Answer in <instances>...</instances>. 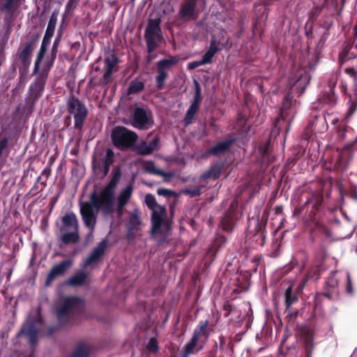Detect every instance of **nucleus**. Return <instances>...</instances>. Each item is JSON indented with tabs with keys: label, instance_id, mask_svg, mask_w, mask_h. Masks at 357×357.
<instances>
[{
	"label": "nucleus",
	"instance_id": "60",
	"mask_svg": "<svg viewBox=\"0 0 357 357\" xmlns=\"http://www.w3.org/2000/svg\"><path fill=\"white\" fill-rule=\"evenodd\" d=\"M56 41L54 42L53 47H52V54H54V56H56Z\"/></svg>",
	"mask_w": 357,
	"mask_h": 357
},
{
	"label": "nucleus",
	"instance_id": "25",
	"mask_svg": "<svg viewBox=\"0 0 357 357\" xmlns=\"http://www.w3.org/2000/svg\"><path fill=\"white\" fill-rule=\"evenodd\" d=\"M88 277V273L84 271H81L73 275L68 281V284L71 286L82 285Z\"/></svg>",
	"mask_w": 357,
	"mask_h": 357
},
{
	"label": "nucleus",
	"instance_id": "24",
	"mask_svg": "<svg viewBox=\"0 0 357 357\" xmlns=\"http://www.w3.org/2000/svg\"><path fill=\"white\" fill-rule=\"evenodd\" d=\"M178 61V59L176 56H170L167 59H161L157 63L158 70L168 73V70Z\"/></svg>",
	"mask_w": 357,
	"mask_h": 357
},
{
	"label": "nucleus",
	"instance_id": "33",
	"mask_svg": "<svg viewBox=\"0 0 357 357\" xmlns=\"http://www.w3.org/2000/svg\"><path fill=\"white\" fill-rule=\"evenodd\" d=\"M220 172L221 167L220 165H214L203 175V177L206 178L211 177L218 178L220 176Z\"/></svg>",
	"mask_w": 357,
	"mask_h": 357
},
{
	"label": "nucleus",
	"instance_id": "34",
	"mask_svg": "<svg viewBox=\"0 0 357 357\" xmlns=\"http://www.w3.org/2000/svg\"><path fill=\"white\" fill-rule=\"evenodd\" d=\"M144 88V84L142 82L139 80H134L131 82L128 88V91L130 93H138L142 91Z\"/></svg>",
	"mask_w": 357,
	"mask_h": 357
},
{
	"label": "nucleus",
	"instance_id": "44",
	"mask_svg": "<svg viewBox=\"0 0 357 357\" xmlns=\"http://www.w3.org/2000/svg\"><path fill=\"white\" fill-rule=\"evenodd\" d=\"M324 119L323 117H319V116H315V121H313V122L312 123L311 126H310H310L307 128L306 130V132L308 133L310 132H312L314 131H315L317 130L316 127H317V123H320L321 124H324Z\"/></svg>",
	"mask_w": 357,
	"mask_h": 357
},
{
	"label": "nucleus",
	"instance_id": "26",
	"mask_svg": "<svg viewBox=\"0 0 357 357\" xmlns=\"http://www.w3.org/2000/svg\"><path fill=\"white\" fill-rule=\"evenodd\" d=\"M32 52L31 43H27L20 54V59L24 66H29L31 62V55Z\"/></svg>",
	"mask_w": 357,
	"mask_h": 357
},
{
	"label": "nucleus",
	"instance_id": "14",
	"mask_svg": "<svg viewBox=\"0 0 357 357\" xmlns=\"http://www.w3.org/2000/svg\"><path fill=\"white\" fill-rule=\"evenodd\" d=\"M152 211L151 224L152 234H156L160 231L161 226L164 222V218L166 216V208L163 206H158Z\"/></svg>",
	"mask_w": 357,
	"mask_h": 357
},
{
	"label": "nucleus",
	"instance_id": "36",
	"mask_svg": "<svg viewBox=\"0 0 357 357\" xmlns=\"http://www.w3.org/2000/svg\"><path fill=\"white\" fill-rule=\"evenodd\" d=\"M51 39L43 37L40 48L38 53L37 57L43 59L47 51V47L50 45Z\"/></svg>",
	"mask_w": 357,
	"mask_h": 357
},
{
	"label": "nucleus",
	"instance_id": "40",
	"mask_svg": "<svg viewBox=\"0 0 357 357\" xmlns=\"http://www.w3.org/2000/svg\"><path fill=\"white\" fill-rule=\"evenodd\" d=\"M145 203L151 210L160 206L158 204L155 196L151 194H148L145 196Z\"/></svg>",
	"mask_w": 357,
	"mask_h": 357
},
{
	"label": "nucleus",
	"instance_id": "56",
	"mask_svg": "<svg viewBox=\"0 0 357 357\" xmlns=\"http://www.w3.org/2000/svg\"><path fill=\"white\" fill-rule=\"evenodd\" d=\"M41 175L42 176H45L46 178H48L50 175V170L48 169H45L43 170L42 173H41Z\"/></svg>",
	"mask_w": 357,
	"mask_h": 357
},
{
	"label": "nucleus",
	"instance_id": "8",
	"mask_svg": "<svg viewBox=\"0 0 357 357\" xmlns=\"http://www.w3.org/2000/svg\"><path fill=\"white\" fill-rule=\"evenodd\" d=\"M137 135L133 131L124 127H116L112 133V139L115 146L120 149H126L135 144Z\"/></svg>",
	"mask_w": 357,
	"mask_h": 357
},
{
	"label": "nucleus",
	"instance_id": "11",
	"mask_svg": "<svg viewBox=\"0 0 357 357\" xmlns=\"http://www.w3.org/2000/svg\"><path fill=\"white\" fill-rule=\"evenodd\" d=\"M199 0H184L178 10L179 17L184 21L193 20L197 16V6Z\"/></svg>",
	"mask_w": 357,
	"mask_h": 357
},
{
	"label": "nucleus",
	"instance_id": "31",
	"mask_svg": "<svg viewBox=\"0 0 357 357\" xmlns=\"http://www.w3.org/2000/svg\"><path fill=\"white\" fill-rule=\"evenodd\" d=\"M298 300L296 296L292 295V287L289 286L285 291V305L287 308L296 303Z\"/></svg>",
	"mask_w": 357,
	"mask_h": 357
},
{
	"label": "nucleus",
	"instance_id": "3",
	"mask_svg": "<svg viewBox=\"0 0 357 357\" xmlns=\"http://www.w3.org/2000/svg\"><path fill=\"white\" fill-rule=\"evenodd\" d=\"M119 174H115L100 195L94 191L90 195L91 199L93 195H96V202L95 205L100 208L105 215L111 214L113 212L114 188L119 180Z\"/></svg>",
	"mask_w": 357,
	"mask_h": 357
},
{
	"label": "nucleus",
	"instance_id": "54",
	"mask_svg": "<svg viewBox=\"0 0 357 357\" xmlns=\"http://www.w3.org/2000/svg\"><path fill=\"white\" fill-rule=\"evenodd\" d=\"M15 0H8L6 4L4 5V9L6 11H10L13 8Z\"/></svg>",
	"mask_w": 357,
	"mask_h": 357
},
{
	"label": "nucleus",
	"instance_id": "48",
	"mask_svg": "<svg viewBox=\"0 0 357 357\" xmlns=\"http://www.w3.org/2000/svg\"><path fill=\"white\" fill-rule=\"evenodd\" d=\"M145 171L147 172L151 173V174H157V175H160V176L165 175V174L161 169H157L153 166L152 167H146L145 168Z\"/></svg>",
	"mask_w": 357,
	"mask_h": 357
},
{
	"label": "nucleus",
	"instance_id": "47",
	"mask_svg": "<svg viewBox=\"0 0 357 357\" xmlns=\"http://www.w3.org/2000/svg\"><path fill=\"white\" fill-rule=\"evenodd\" d=\"M213 56L214 55L213 54L206 51V53L203 55L201 60L204 65L208 64L212 62Z\"/></svg>",
	"mask_w": 357,
	"mask_h": 357
},
{
	"label": "nucleus",
	"instance_id": "17",
	"mask_svg": "<svg viewBox=\"0 0 357 357\" xmlns=\"http://www.w3.org/2000/svg\"><path fill=\"white\" fill-rule=\"evenodd\" d=\"M79 230V223L75 213L73 211L67 213L61 218L60 231Z\"/></svg>",
	"mask_w": 357,
	"mask_h": 357
},
{
	"label": "nucleus",
	"instance_id": "10",
	"mask_svg": "<svg viewBox=\"0 0 357 357\" xmlns=\"http://www.w3.org/2000/svg\"><path fill=\"white\" fill-rule=\"evenodd\" d=\"M151 113L142 107L134 110L132 126L138 129H147L152 126Z\"/></svg>",
	"mask_w": 357,
	"mask_h": 357
},
{
	"label": "nucleus",
	"instance_id": "19",
	"mask_svg": "<svg viewBox=\"0 0 357 357\" xmlns=\"http://www.w3.org/2000/svg\"><path fill=\"white\" fill-rule=\"evenodd\" d=\"M159 148V139L154 138L150 142L142 141L139 142L136 146V151L142 155H149L153 151L158 150Z\"/></svg>",
	"mask_w": 357,
	"mask_h": 357
},
{
	"label": "nucleus",
	"instance_id": "43",
	"mask_svg": "<svg viewBox=\"0 0 357 357\" xmlns=\"http://www.w3.org/2000/svg\"><path fill=\"white\" fill-rule=\"evenodd\" d=\"M220 50L219 47V43L215 38H212L210 42V46L207 52H211L215 55L218 51Z\"/></svg>",
	"mask_w": 357,
	"mask_h": 357
},
{
	"label": "nucleus",
	"instance_id": "55",
	"mask_svg": "<svg viewBox=\"0 0 357 357\" xmlns=\"http://www.w3.org/2000/svg\"><path fill=\"white\" fill-rule=\"evenodd\" d=\"M7 145V139H3L2 140H0V156L2 154L3 150L6 148Z\"/></svg>",
	"mask_w": 357,
	"mask_h": 357
},
{
	"label": "nucleus",
	"instance_id": "15",
	"mask_svg": "<svg viewBox=\"0 0 357 357\" xmlns=\"http://www.w3.org/2000/svg\"><path fill=\"white\" fill-rule=\"evenodd\" d=\"M310 77L307 70L303 68H299L295 75L289 78V85H298V87L304 89L309 83Z\"/></svg>",
	"mask_w": 357,
	"mask_h": 357
},
{
	"label": "nucleus",
	"instance_id": "22",
	"mask_svg": "<svg viewBox=\"0 0 357 357\" xmlns=\"http://www.w3.org/2000/svg\"><path fill=\"white\" fill-rule=\"evenodd\" d=\"M61 240L66 245L69 243H76L79 240V230L65 231H61Z\"/></svg>",
	"mask_w": 357,
	"mask_h": 357
},
{
	"label": "nucleus",
	"instance_id": "5",
	"mask_svg": "<svg viewBox=\"0 0 357 357\" xmlns=\"http://www.w3.org/2000/svg\"><path fill=\"white\" fill-rule=\"evenodd\" d=\"M160 22V18L151 19L145 30L144 38L149 54L153 52L162 42Z\"/></svg>",
	"mask_w": 357,
	"mask_h": 357
},
{
	"label": "nucleus",
	"instance_id": "20",
	"mask_svg": "<svg viewBox=\"0 0 357 357\" xmlns=\"http://www.w3.org/2000/svg\"><path fill=\"white\" fill-rule=\"evenodd\" d=\"M234 138H229L221 141L218 142L215 146L209 149L206 153V155H218L220 153H223L231 147V146L234 143Z\"/></svg>",
	"mask_w": 357,
	"mask_h": 357
},
{
	"label": "nucleus",
	"instance_id": "50",
	"mask_svg": "<svg viewBox=\"0 0 357 357\" xmlns=\"http://www.w3.org/2000/svg\"><path fill=\"white\" fill-rule=\"evenodd\" d=\"M158 195L163 197H169L174 194L173 191L166 188H158L157 190Z\"/></svg>",
	"mask_w": 357,
	"mask_h": 357
},
{
	"label": "nucleus",
	"instance_id": "35",
	"mask_svg": "<svg viewBox=\"0 0 357 357\" xmlns=\"http://www.w3.org/2000/svg\"><path fill=\"white\" fill-rule=\"evenodd\" d=\"M319 277V271L318 268H312L307 274L306 278L303 280L301 284V289H303L304 286L307 283L308 280H317Z\"/></svg>",
	"mask_w": 357,
	"mask_h": 357
},
{
	"label": "nucleus",
	"instance_id": "45",
	"mask_svg": "<svg viewBox=\"0 0 357 357\" xmlns=\"http://www.w3.org/2000/svg\"><path fill=\"white\" fill-rule=\"evenodd\" d=\"M116 64V61H114V59H111L109 58H107L105 60V69L113 72Z\"/></svg>",
	"mask_w": 357,
	"mask_h": 357
},
{
	"label": "nucleus",
	"instance_id": "41",
	"mask_svg": "<svg viewBox=\"0 0 357 357\" xmlns=\"http://www.w3.org/2000/svg\"><path fill=\"white\" fill-rule=\"evenodd\" d=\"M326 286L329 288L333 289L337 286L338 281L336 278V272H332L330 276L326 280Z\"/></svg>",
	"mask_w": 357,
	"mask_h": 357
},
{
	"label": "nucleus",
	"instance_id": "12",
	"mask_svg": "<svg viewBox=\"0 0 357 357\" xmlns=\"http://www.w3.org/2000/svg\"><path fill=\"white\" fill-rule=\"evenodd\" d=\"M313 335L310 331L305 330L303 332L301 338V346L298 351L297 357H312L314 349Z\"/></svg>",
	"mask_w": 357,
	"mask_h": 357
},
{
	"label": "nucleus",
	"instance_id": "49",
	"mask_svg": "<svg viewBox=\"0 0 357 357\" xmlns=\"http://www.w3.org/2000/svg\"><path fill=\"white\" fill-rule=\"evenodd\" d=\"M346 291L349 294L353 293L352 282H351V279L350 274L349 272H347Z\"/></svg>",
	"mask_w": 357,
	"mask_h": 357
},
{
	"label": "nucleus",
	"instance_id": "37",
	"mask_svg": "<svg viewBox=\"0 0 357 357\" xmlns=\"http://www.w3.org/2000/svg\"><path fill=\"white\" fill-rule=\"evenodd\" d=\"M221 223L224 230L227 231H231L234 226V220L229 215H226L222 219Z\"/></svg>",
	"mask_w": 357,
	"mask_h": 357
},
{
	"label": "nucleus",
	"instance_id": "32",
	"mask_svg": "<svg viewBox=\"0 0 357 357\" xmlns=\"http://www.w3.org/2000/svg\"><path fill=\"white\" fill-rule=\"evenodd\" d=\"M168 77V73L158 70V75L155 77L156 86L158 89H162L165 82Z\"/></svg>",
	"mask_w": 357,
	"mask_h": 357
},
{
	"label": "nucleus",
	"instance_id": "13",
	"mask_svg": "<svg viewBox=\"0 0 357 357\" xmlns=\"http://www.w3.org/2000/svg\"><path fill=\"white\" fill-rule=\"evenodd\" d=\"M140 223L141 222L139 217L138 210L135 209L132 213H130L127 225L128 232L126 234V238L129 241L134 240L136 237L139 230Z\"/></svg>",
	"mask_w": 357,
	"mask_h": 357
},
{
	"label": "nucleus",
	"instance_id": "1",
	"mask_svg": "<svg viewBox=\"0 0 357 357\" xmlns=\"http://www.w3.org/2000/svg\"><path fill=\"white\" fill-rule=\"evenodd\" d=\"M208 325V321H205L202 324L196 327L192 337L183 348V357H188L190 354H196L204 349L209 337V334L207 331Z\"/></svg>",
	"mask_w": 357,
	"mask_h": 357
},
{
	"label": "nucleus",
	"instance_id": "59",
	"mask_svg": "<svg viewBox=\"0 0 357 357\" xmlns=\"http://www.w3.org/2000/svg\"><path fill=\"white\" fill-rule=\"evenodd\" d=\"M355 107H351L349 109V114L347 116V118H349L351 115H352V114L355 112Z\"/></svg>",
	"mask_w": 357,
	"mask_h": 357
},
{
	"label": "nucleus",
	"instance_id": "42",
	"mask_svg": "<svg viewBox=\"0 0 357 357\" xmlns=\"http://www.w3.org/2000/svg\"><path fill=\"white\" fill-rule=\"evenodd\" d=\"M146 349L152 353H156L158 350V343L157 340L155 337H151L147 344Z\"/></svg>",
	"mask_w": 357,
	"mask_h": 357
},
{
	"label": "nucleus",
	"instance_id": "16",
	"mask_svg": "<svg viewBox=\"0 0 357 357\" xmlns=\"http://www.w3.org/2000/svg\"><path fill=\"white\" fill-rule=\"evenodd\" d=\"M73 265L71 259L64 260L52 267L49 273L46 284H50L57 276L63 275Z\"/></svg>",
	"mask_w": 357,
	"mask_h": 357
},
{
	"label": "nucleus",
	"instance_id": "64",
	"mask_svg": "<svg viewBox=\"0 0 357 357\" xmlns=\"http://www.w3.org/2000/svg\"><path fill=\"white\" fill-rule=\"evenodd\" d=\"M356 144H357V137L356 142H354V144H353V146H354L355 148L357 147Z\"/></svg>",
	"mask_w": 357,
	"mask_h": 357
},
{
	"label": "nucleus",
	"instance_id": "28",
	"mask_svg": "<svg viewBox=\"0 0 357 357\" xmlns=\"http://www.w3.org/2000/svg\"><path fill=\"white\" fill-rule=\"evenodd\" d=\"M90 350L89 347L83 343L77 345L70 357H88Z\"/></svg>",
	"mask_w": 357,
	"mask_h": 357
},
{
	"label": "nucleus",
	"instance_id": "4",
	"mask_svg": "<svg viewBox=\"0 0 357 357\" xmlns=\"http://www.w3.org/2000/svg\"><path fill=\"white\" fill-rule=\"evenodd\" d=\"M96 196L93 195L91 199L88 202H79V211L86 227H87L90 232L87 235L89 238L93 236L95 230L97 215L99 210L101 208L96 206Z\"/></svg>",
	"mask_w": 357,
	"mask_h": 357
},
{
	"label": "nucleus",
	"instance_id": "39",
	"mask_svg": "<svg viewBox=\"0 0 357 357\" xmlns=\"http://www.w3.org/2000/svg\"><path fill=\"white\" fill-rule=\"evenodd\" d=\"M201 187H196L194 188H187L182 190V192L185 195L190 196V197H198L201 195Z\"/></svg>",
	"mask_w": 357,
	"mask_h": 357
},
{
	"label": "nucleus",
	"instance_id": "38",
	"mask_svg": "<svg viewBox=\"0 0 357 357\" xmlns=\"http://www.w3.org/2000/svg\"><path fill=\"white\" fill-rule=\"evenodd\" d=\"M114 153L113 151L109 149L106 151L105 156L100 160L110 168L111 165L114 162Z\"/></svg>",
	"mask_w": 357,
	"mask_h": 357
},
{
	"label": "nucleus",
	"instance_id": "27",
	"mask_svg": "<svg viewBox=\"0 0 357 357\" xmlns=\"http://www.w3.org/2000/svg\"><path fill=\"white\" fill-rule=\"evenodd\" d=\"M45 84V77H38L36 82L31 84L30 89L32 91L36 98L39 97L44 90Z\"/></svg>",
	"mask_w": 357,
	"mask_h": 357
},
{
	"label": "nucleus",
	"instance_id": "61",
	"mask_svg": "<svg viewBox=\"0 0 357 357\" xmlns=\"http://www.w3.org/2000/svg\"><path fill=\"white\" fill-rule=\"evenodd\" d=\"M220 347L222 348L224 343H225V341H224V337H220Z\"/></svg>",
	"mask_w": 357,
	"mask_h": 357
},
{
	"label": "nucleus",
	"instance_id": "9",
	"mask_svg": "<svg viewBox=\"0 0 357 357\" xmlns=\"http://www.w3.org/2000/svg\"><path fill=\"white\" fill-rule=\"evenodd\" d=\"M194 85L195 93L193 99L190 101V105L188 107L184 118V121L186 126L192 123L194 116L198 112L199 109V105L202 100V89L197 80L194 79Z\"/></svg>",
	"mask_w": 357,
	"mask_h": 357
},
{
	"label": "nucleus",
	"instance_id": "2",
	"mask_svg": "<svg viewBox=\"0 0 357 357\" xmlns=\"http://www.w3.org/2000/svg\"><path fill=\"white\" fill-rule=\"evenodd\" d=\"M84 307V300L77 297L65 299L61 307L57 311V318L60 324L70 323L79 314Z\"/></svg>",
	"mask_w": 357,
	"mask_h": 357
},
{
	"label": "nucleus",
	"instance_id": "30",
	"mask_svg": "<svg viewBox=\"0 0 357 357\" xmlns=\"http://www.w3.org/2000/svg\"><path fill=\"white\" fill-rule=\"evenodd\" d=\"M56 24V19L52 15L48 22L47 27L45 33V38L51 39L54 34L55 26Z\"/></svg>",
	"mask_w": 357,
	"mask_h": 357
},
{
	"label": "nucleus",
	"instance_id": "7",
	"mask_svg": "<svg viewBox=\"0 0 357 357\" xmlns=\"http://www.w3.org/2000/svg\"><path fill=\"white\" fill-rule=\"evenodd\" d=\"M40 324H42V317L40 312L37 311L33 319L28 318L22 326L21 331L17 333V336L24 335L28 338L31 345L36 344L39 331L37 326Z\"/></svg>",
	"mask_w": 357,
	"mask_h": 357
},
{
	"label": "nucleus",
	"instance_id": "18",
	"mask_svg": "<svg viewBox=\"0 0 357 357\" xmlns=\"http://www.w3.org/2000/svg\"><path fill=\"white\" fill-rule=\"evenodd\" d=\"M107 244L108 240L107 238L101 241L86 259L84 261V267L90 266L93 262L98 260L104 255L107 247Z\"/></svg>",
	"mask_w": 357,
	"mask_h": 357
},
{
	"label": "nucleus",
	"instance_id": "53",
	"mask_svg": "<svg viewBox=\"0 0 357 357\" xmlns=\"http://www.w3.org/2000/svg\"><path fill=\"white\" fill-rule=\"evenodd\" d=\"M42 61H43L42 59H40L38 57L36 58V60L35 64H34L33 71V74H36L39 71L40 64L42 62Z\"/></svg>",
	"mask_w": 357,
	"mask_h": 357
},
{
	"label": "nucleus",
	"instance_id": "58",
	"mask_svg": "<svg viewBox=\"0 0 357 357\" xmlns=\"http://www.w3.org/2000/svg\"><path fill=\"white\" fill-rule=\"evenodd\" d=\"M37 183H40L44 187L46 185L45 181H42V175H40L37 178Z\"/></svg>",
	"mask_w": 357,
	"mask_h": 357
},
{
	"label": "nucleus",
	"instance_id": "6",
	"mask_svg": "<svg viewBox=\"0 0 357 357\" xmlns=\"http://www.w3.org/2000/svg\"><path fill=\"white\" fill-rule=\"evenodd\" d=\"M67 106L68 113L74 117L75 128L82 130L88 115V109L86 105L79 98L73 96L69 98Z\"/></svg>",
	"mask_w": 357,
	"mask_h": 357
},
{
	"label": "nucleus",
	"instance_id": "21",
	"mask_svg": "<svg viewBox=\"0 0 357 357\" xmlns=\"http://www.w3.org/2000/svg\"><path fill=\"white\" fill-rule=\"evenodd\" d=\"M132 192V186L129 185L123 190L121 192L118 197V211L120 214L122 213L123 207L126 205L127 202L131 197Z\"/></svg>",
	"mask_w": 357,
	"mask_h": 357
},
{
	"label": "nucleus",
	"instance_id": "46",
	"mask_svg": "<svg viewBox=\"0 0 357 357\" xmlns=\"http://www.w3.org/2000/svg\"><path fill=\"white\" fill-rule=\"evenodd\" d=\"M291 104V100H289L288 97H286L283 102V104H282L281 113H280V118H284L285 111L290 107Z\"/></svg>",
	"mask_w": 357,
	"mask_h": 357
},
{
	"label": "nucleus",
	"instance_id": "51",
	"mask_svg": "<svg viewBox=\"0 0 357 357\" xmlns=\"http://www.w3.org/2000/svg\"><path fill=\"white\" fill-rule=\"evenodd\" d=\"M112 71H110V70H105V73L103 74V77H102V82L103 83H109L110 81H111V77H112Z\"/></svg>",
	"mask_w": 357,
	"mask_h": 357
},
{
	"label": "nucleus",
	"instance_id": "29",
	"mask_svg": "<svg viewBox=\"0 0 357 357\" xmlns=\"http://www.w3.org/2000/svg\"><path fill=\"white\" fill-rule=\"evenodd\" d=\"M93 167L97 173L101 174L102 177L106 176L110 169V168L100 160L98 162H93Z\"/></svg>",
	"mask_w": 357,
	"mask_h": 357
},
{
	"label": "nucleus",
	"instance_id": "57",
	"mask_svg": "<svg viewBox=\"0 0 357 357\" xmlns=\"http://www.w3.org/2000/svg\"><path fill=\"white\" fill-rule=\"evenodd\" d=\"M4 61V52L2 49L0 48V66L3 63Z\"/></svg>",
	"mask_w": 357,
	"mask_h": 357
},
{
	"label": "nucleus",
	"instance_id": "23",
	"mask_svg": "<svg viewBox=\"0 0 357 357\" xmlns=\"http://www.w3.org/2000/svg\"><path fill=\"white\" fill-rule=\"evenodd\" d=\"M335 85V81H331L328 85V90L324 91L321 96V100L325 104L330 105H334L336 102V97L333 91V88Z\"/></svg>",
	"mask_w": 357,
	"mask_h": 357
},
{
	"label": "nucleus",
	"instance_id": "63",
	"mask_svg": "<svg viewBox=\"0 0 357 357\" xmlns=\"http://www.w3.org/2000/svg\"><path fill=\"white\" fill-rule=\"evenodd\" d=\"M147 61H148V62H150L151 61V58L150 56H147Z\"/></svg>",
	"mask_w": 357,
	"mask_h": 357
},
{
	"label": "nucleus",
	"instance_id": "52",
	"mask_svg": "<svg viewBox=\"0 0 357 357\" xmlns=\"http://www.w3.org/2000/svg\"><path fill=\"white\" fill-rule=\"evenodd\" d=\"M203 65L204 63H202V60L195 61L189 63L188 65V68L190 70H193Z\"/></svg>",
	"mask_w": 357,
	"mask_h": 357
},
{
	"label": "nucleus",
	"instance_id": "62",
	"mask_svg": "<svg viewBox=\"0 0 357 357\" xmlns=\"http://www.w3.org/2000/svg\"><path fill=\"white\" fill-rule=\"evenodd\" d=\"M356 351H357V348H356V349H354V351L353 354L351 355V356H350V357H353L354 354L355 353H356Z\"/></svg>",
	"mask_w": 357,
	"mask_h": 357
}]
</instances>
